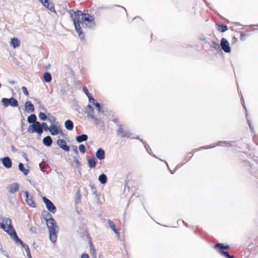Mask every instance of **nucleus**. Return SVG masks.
Wrapping results in <instances>:
<instances>
[{
  "mask_svg": "<svg viewBox=\"0 0 258 258\" xmlns=\"http://www.w3.org/2000/svg\"><path fill=\"white\" fill-rule=\"evenodd\" d=\"M0 227L1 229L6 232L11 236V238L15 241L16 243L20 244L24 248L28 258H32L28 245L24 243L18 236L16 231L12 224L11 219L9 218L4 219L3 222L0 224Z\"/></svg>",
  "mask_w": 258,
  "mask_h": 258,
  "instance_id": "nucleus-1",
  "label": "nucleus"
},
{
  "mask_svg": "<svg viewBox=\"0 0 258 258\" xmlns=\"http://www.w3.org/2000/svg\"><path fill=\"white\" fill-rule=\"evenodd\" d=\"M68 13L70 15V17L73 21L75 28L77 32H78L79 37L82 39L84 38L85 35L83 32L80 24H81L82 20L81 18L84 14L81 10H77L75 11L73 9H70L68 11Z\"/></svg>",
  "mask_w": 258,
  "mask_h": 258,
  "instance_id": "nucleus-2",
  "label": "nucleus"
},
{
  "mask_svg": "<svg viewBox=\"0 0 258 258\" xmlns=\"http://www.w3.org/2000/svg\"><path fill=\"white\" fill-rule=\"evenodd\" d=\"M81 19L82 20L81 24L83 27L85 25L87 27L92 28L95 25V22L92 16L88 14L84 13Z\"/></svg>",
  "mask_w": 258,
  "mask_h": 258,
  "instance_id": "nucleus-3",
  "label": "nucleus"
},
{
  "mask_svg": "<svg viewBox=\"0 0 258 258\" xmlns=\"http://www.w3.org/2000/svg\"><path fill=\"white\" fill-rule=\"evenodd\" d=\"M43 131V128L40 127V122H36L35 124L29 125L27 130L29 133H37V135H42Z\"/></svg>",
  "mask_w": 258,
  "mask_h": 258,
  "instance_id": "nucleus-4",
  "label": "nucleus"
},
{
  "mask_svg": "<svg viewBox=\"0 0 258 258\" xmlns=\"http://www.w3.org/2000/svg\"><path fill=\"white\" fill-rule=\"evenodd\" d=\"M218 145H222L223 146H225L226 147L231 146V142H226V141H218V142L216 143H214L213 144L210 145V146H203L201 147H200L198 149H194L192 150L193 153H195L197 152V151L201 150L202 149H210L214 148Z\"/></svg>",
  "mask_w": 258,
  "mask_h": 258,
  "instance_id": "nucleus-5",
  "label": "nucleus"
},
{
  "mask_svg": "<svg viewBox=\"0 0 258 258\" xmlns=\"http://www.w3.org/2000/svg\"><path fill=\"white\" fill-rule=\"evenodd\" d=\"M2 103L5 107L11 106L13 107H17L19 105L18 101L16 99L11 97L10 98H3Z\"/></svg>",
  "mask_w": 258,
  "mask_h": 258,
  "instance_id": "nucleus-6",
  "label": "nucleus"
},
{
  "mask_svg": "<svg viewBox=\"0 0 258 258\" xmlns=\"http://www.w3.org/2000/svg\"><path fill=\"white\" fill-rule=\"evenodd\" d=\"M42 200L48 211L52 214L55 213L56 208L53 203L45 197H43Z\"/></svg>",
  "mask_w": 258,
  "mask_h": 258,
  "instance_id": "nucleus-7",
  "label": "nucleus"
},
{
  "mask_svg": "<svg viewBox=\"0 0 258 258\" xmlns=\"http://www.w3.org/2000/svg\"><path fill=\"white\" fill-rule=\"evenodd\" d=\"M49 131L52 136H56L59 134H62L61 130L59 128L58 122H56L55 124L50 125Z\"/></svg>",
  "mask_w": 258,
  "mask_h": 258,
  "instance_id": "nucleus-8",
  "label": "nucleus"
},
{
  "mask_svg": "<svg viewBox=\"0 0 258 258\" xmlns=\"http://www.w3.org/2000/svg\"><path fill=\"white\" fill-rule=\"evenodd\" d=\"M220 45V46L221 47V49L225 53H230L231 52V47L228 41L226 38H222L221 39Z\"/></svg>",
  "mask_w": 258,
  "mask_h": 258,
  "instance_id": "nucleus-9",
  "label": "nucleus"
},
{
  "mask_svg": "<svg viewBox=\"0 0 258 258\" xmlns=\"http://www.w3.org/2000/svg\"><path fill=\"white\" fill-rule=\"evenodd\" d=\"M58 226L48 229L49 233V238L52 243H55L57 240V234L58 233Z\"/></svg>",
  "mask_w": 258,
  "mask_h": 258,
  "instance_id": "nucleus-10",
  "label": "nucleus"
},
{
  "mask_svg": "<svg viewBox=\"0 0 258 258\" xmlns=\"http://www.w3.org/2000/svg\"><path fill=\"white\" fill-rule=\"evenodd\" d=\"M119 127L117 130V134L121 138H130L131 134L128 130H125L122 128L121 125H119Z\"/></svg>",
  "mask_w": 258,
  "mask_h": 258,
  "instance_id": "nucleus-11",
  "label": "nucleus"
},
{
  "mask_svg": "<svg viewBox=\"0 0 258 258\" xmlns=\"http://www.w3.org/2000/svg\"><path fill=\"white\" fill-rule=\"evenodd\" d=\"M56 143L64 151L69 152L70 151V147L67 145L66 141L64 139H58Z\"/></svg>",
  "mask_w": 258,
  "mask_h": 258,
  "instance_id": "nucleus-12",
  "label": "nucleus"
},
{
  "mask_svg": "<svg viewBox=\"0 0 258 258\" xmlns=\"http://www.w3.org/2000/svg\"><path fill=\"white\" fill-rule=\"evenodd\" d=\"M24 194L25 195V201L28 205L32 208H35L36 205L34 201H33L32 197H31L30 198H29V193L27 191L24 192Z\"/></svg>",
  "mask_w": 258,
  "mask_h": 258,
  "instance_id": "nucleus-13",
  "label": "nucleus"
},
{
  "mask_svg": "<svg viewBox=\"0 0 258 258\" xmlns=\"http://www.w3.org/2000/svg\"><path fill=\"white\" fill-rule=\"evenodd\" d=\"M3 166L6 168H10L12 165L11 159L9 157H5L1 159Z\"/></svg>",
  "mask_w": 258,
  "mask_h": 258,
  "instance_id": "nucleus-14",
  "label": "nucleus"
},
{
  "mask_svg": "<svg viewBox=\"0 0 258 258\" xmlns=\"http://www.w3.org/2000/svg\"><path fill=\"white\" fill-rule=\"evenodd\" d=\"M84 113L87 114L88 117L93 118L94 115V109L90 104H88L85 108Z\"/></svg>",
  "mask_w": 258,
  "mask_h": 258,
  "instance_id": "nucleus-15",
  "label": "nucleus"
},
{
  "mask_svg": "<svg viewBox=\"0 0 258 258\" xmlns=\"http://www.w3.org/2000/svg\"><path fill=\"white\" fill-rule=\"evenodd\" d=\"M96 158L100 160H103L105 157V153L102 148L98 149L95 154Z\"/></svg>",
  "mask_w": 258,
  "mask_h": 258,
  "instance_id": "nucleus-16",
  "label": "nucleus"
},
{
  "mask_svg": "<svg viewBox=\"0 0 258 258\" xmlns=\"http://www.w3.org/2000/svg\"><path fill=\"white\" fill-rule=\"evenodd\" d=\"M88 166L90 168H94L96 167L97 163L96 158L94 156H92L90 158L87 159Z\"/></svg>",
  "mask_w": 258,
  "mask_h": 258,
  "instance_id": "nucleus-17",
  "label": "nucleus"
},
{
  "mask_svg": "<svg viewBox=\"0 0 258 258\" xmlns=\"http://www.w3.org/2000/svg\"><path fill=\"white\" fill-rule=\"evenodd\" d=\"M25 109L26 111L32 113L34 111V106L30 101H26L25 104Z\"/></svg>",
  "mask_w": 258,
  "mask_h": 258,
  "instance_id": "nucleus-18",
  "label": "nucleus"
},
{
  "mask_svg": "<svg viewBox=\"0 0 258 258\" xmlns=\"http://www.w3.org/2000/svg\"><path fill=\"white\" fill-rule=\"evenodd\" d=\"M79 232L80 235L82 237H86L88 241L91 239V237L90 236L89 233L87 231V230L85 228V227H82V228L80 227V231H78Z\"/></svg>",
  "mask_w": 258,
  "mask_h": 258,
  "instance_id": "nucleus-19",
  "label": "nucleus"
},
{
  "mask_svg": "<svg viewBox=\"0 0 258 258\" xmlns=\"http://www.w3.org/2000/svg\"><path fill=\"white\" fill-rule=\"evenodd\" d=\"M9 191L12 194H14L19 190V185L17 183H13L9 185Z\"/></svg>",
  "mask_w": 258,
  "mask_h": 258,
  "instance_id": "nucleus-20",
  "label": "nucleus"
},
{
  "mask_svg": "<svg viewBox=\"0 0 258 258\" xmlns=\"http://www.w3.org/2000/svg\"><path fill=\"white\" fill-rule=\"evenodd\" d=\"M43 144L47 147H50L53 143L51 137L49 136H47L43 139Z\"/></svg>",
  "mask_w": 258,
  "mask_h": 258,
  "instance_id": "nucleus-21",
  "label": "nucleus"
},
{
  "mask_svg": "<svg viewBox=\"0 0 258 258\" xmlns=\"http://www.w3.org/2000/svg\"><path fill=\"white\" fill-rule=\"evenodd\" d=\"M27 121L29 123L31 124H35L36 122H39L37 121V116L35 114H31L28 116Z\"/></svg>",
  "mask_w": 258,
  "mask_h": 258,
  "instance_id": "nucleus-22",
  "label": "nucleus"
},
{
  "mask_svg": "<svg viewBox=\"0 0 258 258\" xmlns=\"http://www.w3.org/2000/svg\"><path fill=\"white\" fill-rule=\"evenodd\" d=\"M41 216L46 222L53 218L50 212L47 211H43L41 213Z\"/></svg>",
  "mask_w": 258,
  "mask_h": 258,
  "instance_id": "nucleus-23",
  "label": "nucleus"
},
{
  "mask_svg": "<svg viewBox=\"0 0 258 258\" xmlns=\"http://www.w3.org/2000/svg\"><path fill=\"white\" fill-rule=\"evenodd\" d=\"M83 90L84 93L87 95L89 102L90 103H93L96 100L92 96L91 94L89 92L88 89L86 87H84L83 88Z\"/></svg>",
  "mask_w": 258,
  "mask_h": 258,
  "instance_id": "nucleus-24",
  "label": "nucleus"
},
{
  "mask_svg": "<svg viewBox=\"0 0 258 258\" xmlns=\"http://www.w3.org/2000/svg\"><path fill=\"white\" fill-rule=\"evenodd\" d=\"M64 126L69 131H72L74 128V123L70 120H67L64 122Z\"/></svg>",
  "mask_w": 258,
  "mask_h": 258,
  "instance_id": "nucleus-25",
  "label": "nucleus"
},
{
  "mask_svg": "<svg viewBox=\"0 0 258 258\" xmlns=\"http://www.w3.org/2000/svg\"><path fill=\"white\" fill-rule=\"evenodd\" d=\"M88 136L86 134H82L78 136L76 138V140L78 143H82L84 141H86L88 140Z\"/></svg>",
  "mask_w": 258,
  "mask_h": 258,
  "instance_id": "nucleus-26",
  "label": "nucleus"
},
{
  "mask_svg": "<svg viewBox=\"0 0 258 258\" xmlns=\"http://www.w3.org/2000/svg\"><path fill=\"white\" fill-rule=\"evenodd\" d=\"M89 247H90V254L92 255L93 257L94 258H96V250L93 245L91 239H90L88 241Z\"/></svg>",
  "mask_w": 258,
  "mask_h": 258,
  "instance_id": "nucleus-27",
  "label": "nucleus"
},
{
  "mask_svg": "<svg viewBox=\"0 0 258 258\" xmlns=\"http://www.w3.org/2000/svg\"><path fill=\"white\" fill-rule=\"evenodd\" d=\"M47 228L48 229L53 228V227H57V225L55 220L53 218L47 221L46 222Z\"/></svg>",
  "mask_w": 258,
  "mask_h": 258,
  "instance_id": "nucleus-28",
  "label": "nucleus"
},
{
  "mask_svg": "<svg viewBox=\"0 0 258 258\" xmlns=\"http://www.w3.org/2000/svg\"><path fill=\"white\" fill-rule=\"evenodd\" d=\"M220 45L217 43V42L212 41L211 43L210 44V46L211 48H214L215 50H216L217 51H220L222 52V50L220 49Z\"/></svg>",
  "mask_w": 258,
  "mask_h": 258,
  "instance_id": "nucleus-29",
  "label": "nucleus"
},
{
  "mask_svg": "<svg viewBox=\"0 0 258 258\" xmlns=\"http://www.w3.org/2000/svg\"><path fill=\"white\" fill-rule=\"evenodd\" d=\"M11 45L14 48L18 47L20 45V41L18 40V39L16 38H13L11 39Z\"/></svg>",
  "mask_w": 258,
  "mask_h": 258,
  "instance_id": "nucleus-30",
  "label": "nucleus"
},
{
  "mask_svg": "<svg viewBox=\"0 0 258 258\" xmlns=\"http://www.w3.org/2000/svg\"><path fill=\"white\" fill-rule=\"evenodd\" d=\"M43 5L47 9L49 10L51 12H54L55 9L53 4L52 3H50V1L48 0L47 3H44Z\"/></svg>",
  "mask_w": 258,
  "mask_h": 258,
  "instance_id": "nucleus-31",
  "label": "nucleus"
},
{
  "mask_svg": "<svg viewBox=\"0 0 258 258\" xmlns=\"http://www.w3.org/2000/svg\"><path fill=\"white\" fill-rule=\"evenodd\" d=\"M98 180L101 184H105L107 181V176L104 173L100 174L98 177Z\"/></svg>",
  "mask_w": 258,
  "mask_h": 258,
  "instance_id": "nucleus-32",
  "label": "nucleus"
},
{
  "mask_svg": "<svg viewBox=\"0 0 258 258\" xmlns=\"http://www.w3.org/2000/svg\"><path fill=\"white\" fill-rule=\"evenodd\" d=\"M43 80L46 83H49L52 80L51 75L49 72H45L43 74Z\"/></svg>",
  "mask_w": 258,
  "mask_h": 258,
  "instance_id": "nucleus-33",
  "label": "nucleus"
},
{
  "mask_svg": "<svg viewBox=\"0 0 258 258\" xmlns=\"http://www.w3.org/2000/svg\"><path fill=\"white\" fill-rule=\"evenodd\" d=\"M18 167L19 169L25 175H27L28 174L29 170L24 167V165L22 163L19 164Z\"/></svg>",
  "mask_w": 258,
  "mask_h": 258,
  "instance_id": "nucleus-34",
  "label": "nucleus"
},
{
  "mask_svg": "<svg viewBox=\"0 0 258 258\" xmlns=\"http://www.w3.org/2000/svg\"><path fill=\"white\" fill-rule=\"evenodd\" d=\"M92 104L95 106L98 112L104 113V111L103 109L101 107L100 104L97 102L96 100H95Z\"/></svg>",
  "mask_w": 258,
  "mask_h": 258,
  "instance_id": "nucleus-35",
  "label": "nucleus"
},
{
  "mask_svg": "<svg viewBox=\"0 0 258 258\" xmlns=\"http://www.w3.org/2000/svg\"><path fill=\"white\" fill-rule=\"evenodd\" d=\"M216 25L219 26L218 30L221 32H224L228 30V27L225 25H220L219 24H216Z\"/></svg>",
  "mask_w": 258,
  "mask_h": 258,
  "instance_id": "nucleus-36",
  "label": "nucleus"
},
{
  "mask_svg": "<svg viewBox=\"0 0 258 258\" xmlns=\"http://www.w3.org/2000/svg\"><path fill=\"white\" fill-rule=\"evenodd\" d=\"M108 223H109L110 227L114 232V233H115L116 234H119L117 230L115 228V224L113 223V222L109 220Z\"/></svg>",
  "mask_w": 258,
  "mask_h": 258,
  "instance_id": "nucleus-37",
  "label": "nucleus"
},
{
  "mask_svg": "<svg viewBox=\"0 0 258 258\" xmlns=\"http://www.w3.org/2000/svg\"><path fill=\"white\" fill-rule=\"evenodd\" d=\"M137 139L140 140L144 144L145 148L147 150V152L151 154L150 151H151V149L150 148L149 145L147 144L146 142H144L142 139H140L139 137H137Z\"/></svg>",
  "mask_w": 258,
  "mask_h": 258,
  "instance_id": "nucleus-38",
  "label": "nucleus"
},
{
  "mask_svg": "<svg viewBox=\"0 0 258 258\" xmlns=\"http://www.w3.org/2000/svg\"><path fill=\"white\" fill-rule=\"evenodd\" d=\"M39 118L41 120L45 121L47 120V115L44 112H40L38 114Z\"/></svg>",
  "mask_w": 258,
  "mask_h": 258,
  "instance_id": "nucleus-39",
  "label": "nucleus"
},
{
  "mask_svg": "<svg viewBox=\"0 0 258 258\" xmlns=\"http://www.w3.org/2000/svg\"><path fill=\"white\" fill-rule=\"evenodd\" d=\"M40 127L45 131H48L49 130V126L48 127L47 123L45 122L40 123Z\"/></svg>",
  "mask_w": 258,
  "mask_h": 258,
  "instance_id": "nucleus-40",
  "label": "nucleus"
},
{
  "mask_svg": "<svg viewBox=\"0 0 258 258\" xmlns=\"http://www.w3.org/2000/svg\"><path fill=\"white\" fill-rule=\"evenodd\" d=\"M39 166L40 170L42 171H44V169L47 168V167H48V165L44 164L43 162H41L39 164Z\"/></svg>",
  "mask_w": 258,
  "mask_h": 258,
  "instance_id": "nucleus-41",
  "label": "nucleus"
},
{
  "mask_svg": "<svg viewBox=\"0 0 258 258\" xmlns=\"http://www.w3.org/2000/svg\"><path fill=\"white\" fill-rule=\"evenodd\" d=\"M51 124H55L56 123V118L53 116H51L47 119Z\"/></svg>",
  "mask_w": 258,
  "mask_h": 258,
  "instance_id": "nucleus-42",
  "label": "nucleus"
},
{
  "mask_svg": "<svg viewBox=\"0 0 258 258\" xmlns=\"http://www.w3.org/2000/svg\"><path fill=\"white\" fill-rule=\"evenodd\" d=\"M79 151H80V152L83 154H84L86 152V147L84 146V145H83V144H81L79 145Z\"/></svg>",
  "mask_w": 258,
  "mask_h": 258,
  "instance_id": "nucleus-43",
  "label": "nucleus"
},
{
  "mask_svg": "<svg viewBox=\"0 0 258 258\" xmlns=\"http://www.w3.org/2000/svg\"><path fill=\"white\" fill-rule=\"evenodd\" d=\"M224 245L221 243H218L214 245L215 248H219L221 250L224 249Z\"/></svg>",
  "mask_w": 258,
  "mask_h": 258,
  "instance_id": "nucleus-44",
  "label": "nucleus"
},
{
  "mask_svg": "<svg viewBox=\"0 0 258 258\" xmlns=\"http://www.w3.org/2000/svg\"><path fill=\"white\" fill-rule=\"evenodd\" d=\"M81 198V195L80 194V191H77L75 194V203H77L78 202V201L80 200Z\"/></svg>",
  "mask_w": 258,
  "mask_h": 258,
  "instance_id": "nucleus-45",
  "label": "nucleus"
},
{
  "mask_svg": "<svg viewBox=\"0 0 258 258\" xmlns=\"http://www.w3.org/2000/svg\"><path fill=\"white\" fill-rule=\"evenodd\" d=\"M245 115H246V117L249 128H250V130L251 131V132H254V127H253V126H252L250 120L248 118V114L247 113H246Z\"/></svg>",
  "mask_w": 258,
  "mask_h": 258,
  "instance_id": "nucleus-46",
  "label": "nucleus"
},
{
  "mask_svg": "<svg viewBox=\"0 0 258 258\" xmlns=\"http://www.w3.org/2000/svg\"><path fill=\"white\" fill-rule=\"evenodd\" d=\"M74 162L77 165L78 167H79L81 166V163L78 160L77 157L74 156L73 157Z\"/></svg>",
  "mask_w": 258,
  "mask_h": 258,
  "instance_id": "nucleus-47",
  "label": "nucleus"
},
{
  "mask_svg": "<svg viewBox=\"0 0 258 258\" xmlns=\"http://www.w3.org/2000/svg\"><path fill=\"white\" fill-rule=\"evenodd\" d=\"M199 39L201 41H204L205 43H208L206 37L204 35H200L199 37Z\"/></svg>",
  "mask_w": 258,
  "mask_h": 258,
  "instance_id": "nucleus-48",
  "label": "nucleus"
},
{
  "mask_svg": "<svg viewBox=\"0 0 258 258\" xmlns=\"http://www.w3.org/2000/svg\"><path fill=\"white\" fill-rule=\"evenodd\" d=\"M92 119H93L94 120V122L95 124L96 125H99L100 124V123L101 122V120L99 118H98L97 117H96L95 116V115H94V117L93 118H91Z\"/></svg>",
  "mask_w": 258,
  "mask_h": 258,
  "instance_id": "nucleus-49",
  "label": "nucleus"
},
{
  "mask_svg": "<svg viewBox=\"0 0 258 258\" xmlns=\"http://www.w3.org/2000/svg\"><path fill=\"white\" fill-rule=\"evenodd\" d=\"M22 90L23 92V93L26 96H28L29 95V92L26 87H22Z\"/></svg>",
  "mask_w": 258,
  "mask_h": 258,
  "instance_id": "nucleus-50",
  "label": "nucleus"
},
{
  "mask_svg": "<svg viewBox=\"0 0 258 258\" xmlns=\"http://www.w3.org/2000/svg\"><path fill=\"white\" fill-rule=\"evenodd\" d=\"M220 253L221 254L224 256L226 258H227L228 255H229L228 252L225 251H221Z\"/></svg>",
  "mask_w": 258,
  "mask_h": 258,
  "instance_id": "nucleus-51",
  "label": "nucleus"
},
{
  "mask_svg": "<svg viewBox=\"0 0 258 258\" xmlns=\"http://www.w3.org/2000/svg\"><path fill=\"white\" fill-rule=\"evenodd\" d=\"M184 164V163H182V164H177L174 170L170 171L171 173L173 174L177 169L180 168L182 166V165H183Z\"/></svg>",
  "mask_w": 258,
  "mask_h": 258,
  "instance_id": "nucleus-52",
  "label": "nucleus"
},
{
  "mask_svg": "<svg viewBox=\"0 0 258 258\" xmlns=\"http://www.w3.org/2000/svg\"><path fill=\"white\" fill-rule=\"evenodd\" d=\"M241 103L242 104L243 107L245 109V110L246 111V113H247V110H246V106L245 105L244 101V99H243V96H242V95H241Z\"/></svg>",
  "mask_w": 258,
  "mask_h": 258,
  "instance_id": "nucleus-53",
  "label": "nucleus"
},
{
  "mask_svg": "<svg viewBox=\"0 0 258 258\" xmlns=\"http://www.w3.org/2000/svg\"><path fill=\"white\" fill-rule=\"evenodd\" d=\"M72 148L75 152V153L77 155L79 154L78 151V148L77 146H73L72 147Z\"/></svg>",
  "mask_w": 258,
  "mask_h": 258,
  "instance_id": "nucleus-54",
  "label": "nucleus"
},
{
  "mask_svg": "<svg viewBox=\"0 0 258 258\" xmlns=\"http://www.w3.org/2000/svg\"><path fill=\"white\" fill-rule=\"evenodd\" d=\"M81 258H89V255L87 253H83Z\"/></svg>",
  "mask_w": 258,
  "mask_h": 258,
  "instance_id": "nucleus-55",
  "label": "nucleus"
},
{
  "mask_svg": "<svg viewBox=\"0 0 258 258\" xmlns=\"http://www.w3.org/2000/svg\"><path fill=\"white\" fill-rule=\"evenodd\" d=\"M29 230L31 232L33 233H35L36 232V228L34 227H31Z\"/></svg>",
  "mask_w": 258,
  "mask_h": 258,
  "instance_id": "nucleus-56",
  "label": "nucleus"
},
{
  "mask_svg": "<svg viewBox=\"0 0 258 258\" xmlns=\"http://www.w3.org/2000/svg\"><path fill=\"white\" fill-rule=\"evenodd\" d=\"M2 253H3V254L4 255H5L7 257V258H11V257H10V256L7 254V251H3L2 252Z\"/></svg>",
  "mask_w": 258,
  "mask_h": 258,
  "instance_id": "nucleus-57",
  "label": "nucleus"
},
{
  "mask_svg": "<svg viewBox=\"0 0 258 258\" xmlns=\"http://www.w3.org/2000/svg\"><path fill=\"white\" fill-rule=\"evenodd\" d=\"M39 2L43 5L44 3H47L48 0H39Z\"/></svg>",
  "mask_w": 258,
  "mask_h": 258,
  "instance_id": "nucleus-58",
  "label": "nucleus"
},
{
  "mask_svg": "<svg viewBox=\"0 0 258 258\" xmlns=\"http://www.w3.org/2000/svg\"><path fill=\"white\" fill-rule=\"evenodd\" d=\"M11 149H12V151L14 152H15L17 151V150L16 149L15 147L13 145H12L11 146Z\"/></svg>",
  "mask_w": 258,
  "mask_h": 258,
  "instance_id": "nucleus-59",
  "label": "nucleus"
},
{
  "mask_svg": "<svg viewBox=\"0 0 258 258\" xmlns=\"http://www.w3.org/2000/svg\"><path fill=\"white\" fill-rule=\"evenodd\" d=\"M230 248V246L228 245H224V249H228Z\"/></svg>",
  "mask_w": 258,
  "mask_h": 258,
  "instance_id": "nucleus-60",
  "label": "nucleus"
},
{
  "mask_svg": "<svg viewBox=\"0 0 258 258\" xmlns=\"http://www.w3.org/2000/svg\"><path fill=\"white\" fill-rule=\"evenodd\" d=\"M9 83L12 85H14L15 84V82L13 80L9 81Z\"/></svg>",
  "mask_w": 258,
  "mask_h": 258,
  "instance_id": "nucleus-61",
  "label": "nucleus"
},
{
  "mask_svg": "<svg viewBox=\"0 0 258 258\" xmlns=\"http://www.w3.org/2000/svg\"><path fill=\"white\" fill-rule=\"evenodd\" d=\"M227 258H235L234 256L233 255H228V257Z\"/></svg>",
  "mask_w": 258,
  "mask_h": 258,
  "instance_id": "nucleus-62",
  "label": "nucleus"
},
{
  "mask_svg": "<svg viewBox=\"0 0 258 258\" xmlns=\"http://www.w3.org/2000/svg\"><path fill=\"white\" fill-rule=\"evenodd\" d=\"M113 121L115 123H117L118 121V119H117V118L113 119Z\"/></svg>",
  "mask_w": 258,
  "mask_h": 258,
  "instance_id": "nucleus-63",
  "label": "nucleus"
},
{
  "mask_svg": "<svg viewBox=\"0 0 258 258\" xmlns=\"http://www.w3.org/2000/svg\"><path fill=\"white\" fill-rule=\"evenodd\" d=\"M41 134H40V135H37V139L39 140L41 138Z\"/></svg>",
  "mask_w": 258,
  "mask_h": 258,
  "instance_id": "nucleus-64",
  "label": "nucleus"
}]
</instances>
